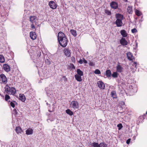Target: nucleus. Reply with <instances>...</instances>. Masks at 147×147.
<instances>
[{
    "label": "nucleus",
    "instance_id": "1",
    "mask_svg": "<svg viewBox=\"0 0 147 147\" xmlns=\"http://www.w3.org/2000/svg\"><path fill=\"white\" fill-rule=\"evenodd\" d=\"M58 40L60 45L63 47H66L67 44V39L65 34L61 32L58 34Z\"/></svg>",
    "mask_w": 147,
    "mask_h": 147
},
{
    "label": "nucleus",
    "instance_id": "2",
    "mask_svg": "<svg viewBox=\"0 0 147 147\" xmlns=\"http://www.w3.org/2000/svg\"><path fill=\"white\" fill-rule=\"evenodd\" d=\"M123 16L120 13L117 14L115 15V17L117 20L115 22L117 27H121L122 26L123 23L122 20H123Z\"/></svg>",
    "mask_w": 147,
    "mask_h": 147
},
{
    "label": "nucleus",
    "instance_id": "3",
    "mask_svg": "<svg viewBox=\"0 0 147 147\" xmlns=\"http://www.w3.org/2000/svg\"><path fill=\"white\" fill-rule=\"evenodd\" d=\"M5 88V92L8 94L15 95L16 93V89L14 87L10 88L9 86L6 85Z\"/></svg>",
    "mask_w": 147,
    "mask_h": 147
},
{
    "label": "nucleus",
    "instance_id": "4",
    "mask_svg": "<svg viewBox=\"0 0 147 147\" xmlns=\"http://www.w3.org/2000/svg\"><path fill=\"white\" fill-rule=\"evenodd\" d=\"M79 103L77 101L74 100L72 101L70 103V106L74 109H77L79 108Z\"/></svg>",
    "mask_w": 147,
    "mask_h": 147
},
{
    "label": "nucleus",
    "instance_id": "5",
    "mask_svg": "<svg viewBox=\"0 0 147 147\" xmlns=\"http://www.w3.org/2000/svg\"><path fill=\"white\" fill-rule=\"evenodd\" d=\"M30 21L32 23H35V24H38V19L36 16H31L29 18Z\"/></svg>",
    "mask_w": 147,
    "mask_h": 147
},
{
    "label": "nucleus",
    "instance_id": "6",
    "mask_svg": "<svg viewBox=\"0 0 147 147\" xmlns=\"http://www.w3.org/2000/svg\"><path fill=\"white\" fill-rule=\"evenodd\" d=\"M127 56L128 59L130 61H133L135 60V58L132 54L130 52H128L127 53Z\"/></svg>",
    "mask_w": 147,
    "mask_h": 147
},
{
    "label": "nucleus",
    "instance_id": "7",
    "mask_svg": "<svg viewBox=\"0 0 147 147\" xmlns=\"http://www.w3.org/2000/svg\"><path fill=\"white\" fill-rule=\"evenodd\" d=\"M0 80L2 81L3 83L6 84L7 82V79L5 75L1 74L0 76Z\"/></svg>",
    "mask_w": 147,
    "mask_h": 147
},
{
    "label": "nucleus",
    "instance_id": "8",
    "mask_svg": "<svg viewBox=\"0 0 147 147\" xmlns=\"http://www.w3.org/2000/svg\"><path fill=\"white\" fill-rule=\"evenodd\" d=\"M110 5L111 7L114 9H117L118 7V4L117 2L115 1H112L110 3Z\"/></svg>",
    "mask_w": 147,
    "mask_h": 147
},
{
    "label": "nucleus",
    "instance_id": "9",
    "mask_svg": "<svg viewBox=\"0 0 147 147\" xmlns=\"http://www.w3.org/2000/svg\"><path fill=\"white\" fill-rule=\"evenodd\" d=\"M49 5L50 8L55 9L57 7V5L55 2L53 1H51L49 3Z\"/></svg>",
    "mask_w": 147,
    "mask_h": 147
},
{
    "label": "nucleus",
    "instance_id": "10",
    "mask_svg": "<svg viewBox=\"0 0 147 147\" xmlns=\"http://www.w3.org/2000/svg\"><path fill=\"white\" fill-rule=\"evenodd\" d=\"M98 86L100 89H104L105 86L102 81H99L97 82Z\"/></svg>",
    "mask_w": 147,
    "mask_h": 147
},
{
    "label": "nucleus",
    "instance_id": "11",
    "mask_svg": "<svg viewBox=\"0 0 147 147\" xmlns=\"http://www.w3.org/2000/svg\"><path fill=\"white\" fill-rule=\"evenodd\" d=\"M3 68L4 70L7 72L10 71V67L8 64H5L3 65Z\"/></svg>",
    "mask_w": 147,
    "mask_h": 147
},
{
    "label": "nucleus",
    "instance_id": "12",
    "mask_svg": "<svg viewBox=\"0 0 147 147\" xmlns=\"http://www.w3.org/2000/svg\"><path fill=\"white\" fill-rule=\"evenodd\" d=\"M120 43L123 45H126L127 44V42L125 38H122L120 40Z\"/></svg>",
    "mask_w": 147,
    "mask_h": 147
},
{
    "label": "nucleus",
    "instance_id": "13",
    "mask_svg": "<svg viewBox=\"0 0 147 147\" xmlns=\"http://www.w3.org/2000/svg\"><path fill=\"white\" fill-rule=\"evenodd\" d=\"M30 36L31 38L33 40L35 39L36 38V35L35 33L33 32H30Z\"/></svg>",
    "mask_w": 147,
    "mask_h": 147
},
{
    "label": "nucleus",
    "instance_id": "14",
    "mask_svg": "<svg viewBox=\"0 0 147 147\" xmlns=\"http://www.w3.org/2000/svg\"><path fill=\"white\" fill-rule=\"evenodd\" d=\"M64 53L65 55L67 57H70L71 52L68 49L65 48L64 50Z\"/></svg>",
    "mask_w": 147,
    "mask_h": 147
},
{
    "label": "nucleus",
    "instance_id": "15",
    "mask_svg": "<svg viewBox=\"0 0 147 147\" xmlns=\"http://www.w3.org/2000/svg\"><path fill=\"white\" fill-rule=\"evenodd\" d=\"M26 134L27 135L32 134L33 132V130L30 128H29L26 131Z\"/></svg>",
    "mask_w": 147,
    "mask_h": 147
},
{
    "label": "nucleus",
    "instance_id": "16",
    "mask_svg": "<svg viewBox=\"0 0 147 147\" xmlns=\"http://www.w3.org/2000/svg\"><path fill=\"white\" fill-rule=\"evenodd\" d=\"M116 69L117 72L121 73L122 71L123 68L120 64H118L117 66Z\"/></svg>",
    "mask_w": 147,
    "mask_h": 147
},
{
    "label": "nucleus",
    "instance_id": "17",
    "mask_svg": "<svg viewBox=\"0 0 147 147\" xmlns=\"http://www.w3.org/2000/svg\"><path fill=\"white\" fill-rule=\"evenodd\" d=\"M120 33L122 36L123 37H126L127 36V34L126 31L124 30H121L120 31Z\"/></svg>",
    "mask_w": 147,
    "mask_h": 147
},
{
    "label": "nucleus",
    "instance_id": "18",
    "mask_svg": "<svg viewBox=\"0 0 147 147\" xmlns=\"http://www.w3.org/2000/svg\"><path fill=\"white\" fill-rule=\"evenodd\" d=\"M26 97L23 94H20L19 99L22 102H24L26 100Z\"/></svg>",
    "mask_w": 147,
    "mask_h": 147
},
{
    "label": "nucleus",
    "instance_id": "19",
    "mask_svg": "<svg viewBox=\"0 0 147 147\" xmlns=\"http://www.w3.org/2000/svg\"><path fill=\"white\" fill-rule=\"evenodd\" d=\"M111 95L112 97L114 98H117L116 92L115 91H113L111 92Z\"/></svg>",
    "mask_w": 147,
    "mask_h": 147
},
{
    "label": "nucleus",
    "instance_id": "20",
    "mask_svg": "<svg viewBox=\"0 0 147 147\" xmlns=\"http://www.w3.org/2000/svg\"><path fill=\"white\" fill-rule=\"evenodd\" d=\"M16 133L18 134H21L22 131V130L21 127H17L15 129Z\"/></svg>",
    "mask_w": 147,
    "mask_h": 147
},
{
    "label": "nucleus",
    "instance_id": "21",
    "mask_svg": "<svg viewBox=\"0 0 147 147\" xmlns=\"http://www.w3.org/2000/svg\"><path fill=\"white\" fill-rule=\"evenodd\" d=\"M81 76L76 74L75 75V77L76 80L78 82H81L82 80L81 77Z\"/></svg>",
    "mask_w": 147,
    "mask_h": 147
},
{
    "label": "nucleus",
    "instance_id": "22",
    "mask_svg": "<svg viewBox=\"0 0 147 147\" xmlns=\"http://www.w3.org/2000/svg\"><path fill=\"white\" fill-rule=\"evenodd\" d=\"M127 12L129 14H131L133 12L132 7L131 6H128L127 8Z\"/></svg>",
    "mask_w": 147,
    "mask_h": 147
},
{
    "label": "nucleus",
    "instance_id": "23",
    "mask_svg": "<svg viewBox=\"0 0 147 147\" xmlns=\"http://www.w3.org/2000/svg\"><path fill=\"white\" fill-rule=\"evenodd\" d=\"M106 74L107 77L108 78L110 77L111 76V73L110 69H108L106 71Z\"/></svg>",
    "mask_w": 147,
    "mask_h": 147
},
{
    "label": "nucleus",
    "instance_id": "24",
    "mask_svg": "<svg viewBox=\"0 0 147 147\" xmlns=\"http://www.w3.org/2000/svg\"><path fill=\"white\" fill-rule=\"evenodd\" d=\"M144 119V116H141L138 118L137 122L138 121L139 123H142Z\"/></svg>",
    "mask_w": 147,
    "mask_h": 147
},
{
    "label": "nucleus",
    "instance_id": "25",
    "mask_svg": "<svg viewBox=\"0 0 147 147\" xmlns=\"http://www.w3.org/2000/svg\"><path fill=\"white\" fill-rule=\"evenodd\" d=\"M66 113L69 115L70 116H71L73 115L74 113L72 111L70 110L69 109H67L66 110Z\"/></svg>",
    "mask_w": 147,
    "mask_h": 147
},
{
    "label": "nucleus",
    "instance_id": "26",
    "mask_svg": "<svg viewBox=\"0 0 147 147\" xmlns=\"http://www.w3.org/2000/svg\"><path fill=\"white\" fill-rule=\"evenodd\" d=\"M5 61V58L2 55H0V62L3 63Z\"/></svg>",
    "mask_w": 147,
    "mask_h": 147
},
{
    "label": "nucleus",
    "instance_id": "27",
    "mask_svg": "<svg viewBox=\"0 0 147 147\" xmlns=\"http://www.w3.org/2000/svg\"><path fill=\"white\" fill-rule=\"evenodd\" d=\"M70 32L74 36H76L77 35L76 32V30L72 29L70 31Z\"/></svg>",
    "mask_w": 147,
    "mask_h": 147
},
{
    "label": "nucleus",
    "instance_id": "28",
    "mask_svg": "<svg viewBox=\"0 0 147 147\" xmlns=\"http://www.w3.org/2000/svg\"><path fill=\"white\" fill-rule=\"evenodd\" d=\"M77 74H78V75H80V76H82L83 75V72L81 70L79 69H77Z\"/></svg>",
    "mask_w": 147,
    "mask_h": 147
},
{
    "label": "nucleus",
    "instance_id": "29",
    "mask_svg": "<svg viewBox=\"0 0 147 147\" xmlns=\"http://www.w3.org/2000/svg\"><path fill=\"white\" fill-rule=\"evenodd\" d=\"M100 145L98 143L93 142L92 143V146L94 147H100Z\"/></svg>",
    "mask_w": 147,
    "mask_h": 147
},
{
    "label": "nucleus",
    "instance_id": "30",
    "mask_svg": "<svg viewBox=\"0 0 147 147\" xmlns=\"http://www.w3.org/2000/svg\"><path fill=\"white\" fill-rule=\"evenodd\" d=\"M135 13L136 15L138 16H141L142 14L137 9L135 10Z\"/></svg>",
    "mask_w": 147,
    "mask_h": 147
},
{
    "label": "nucleus",
    "instance_id": "31",
    "mask_svg": "<svg viewBox=\"0 0 147 147\" xmlns=\"http://www.w3.org/2000/svg\"><path fill=\"white\" fill-rule=\"evenodd\" d=\"M10 99V97L9 95H8L7 94H6L5 95V101H8L9 102H10V100L8 101V100H9Z\"/></svg>",
    "mask_w": 147,
    "mask_h": 147
},
{
    "label": "nucleus",
    "instance_id": "32",
    "mask_svg": "<svg viewBox=\"0 0 147 147\" xmlns=\"http://www.w3.org/2000/svg\"><path fill=\"white\" fill-rule=\"evenodd\" d=\"M100 147H107V145L105 142H102L100 144Z\"/></svg>",
    "mask_w": 147,
    "mask_h": 147
},
{
    "label": "nucleus",
    "instance_id": "33",
    "mask_svg": "<svg viewBox=\"0 0 147 147\" xmlns=\"http://www.w3.org/2000/svg\"><path fill=\"white\" fill-rule=\"evenodd\" d=\"M94 73L96 74H100L101 72L98 69H96L94 71Z\"/></svg>",
    "mask_w": 147,
    "mask_h": 147
},
{
    "label": "nucleus",
    "instance_id": "34",
    "mask_svg": "<svg viewBox=\"0 0 147 147\" xmlns=\"http://www.w3.org/2000/svg\"><path fill=\"white\" fill-rule=\"evenodd\" d=\"M37 57H40L41 55V52L40 50H39L37 51Z\"/></svg>",
    "mask_w": 147,
    "mask_h": 147
},
{
    "label": "nucleus",
    "instance_id": "35",
    "mask_svg": "<svg viewBox=\"0 0 147 147\" xmlns=\"http://www.w3.org/2000/svg\"><path fill=\"white\" fill-rule=\"evenodd\" d=\"M111 75L113 78H117V72H114L112 74H111Z\"/></svg>",
    "mask_w": 147,
    "mask_h": 147
},
{
    "label": "nucleus",
    "instance_id": "36",
    "mask_svg": "<svg viewBox=\"0 0 147 147\" xmlns=\"http://www.w3.org/2000/svg\"><path fill=\"white\" fill-rule=\"evenodd\" d=\"M105 12L108 15H110L111 14V12L107 9H106L105 10Z\"/></svg>",
    "mask_w": 147,
    "mask_h": 147
},
{
    "label": "nucleus",
    "instance_id": "37",
    "mask_svg": "<svg viewBox=\"0 0 147 147\" xmlns=\"http://www.w3.org/2000/svg\"><path fill=\"white\" fill-rule=\"evenodd\" d=\"M117 126L119 130H120L123 127V126L121 123H119L117 125Z\"/></svg>",
    "mask_w": 147,
    "mask_h": 147
},
{
    "label": "nucleus",
    "instance_id": "38",
    "mask_svg": "<svg viewBox=\"0 0 147 147\" xmlns=\"http://www.w3.org/2000/svg\"><path fill=\"white\" fill-rule=\"evenodd\" d=\"M69 67H70V69H75V67L74 65L73 64H70V65Z\"/></svg>",
    "mask_w": 147,
    "mask_h": 147
},
{
    "label": "nucleus",
    "instance_id": "39",
    "mask_svg": "<svg viewBox=\"0 0 147 147\" xmlns=\"http://www.w3.org/2000/svg\"><path fill=\"white\" fill-rule=\"evenodd\" d=\"M37 24H35V23H32L31 25V28L33 29H34L35 28V26L37 25Z\"/></svg>",
    "mask_w": 147,
    "mask_h": 147
},
{
    "label": "nucleus",
    "instance_id": "40",
    "mask_svg": "<svg viewBox=\"0 0 147 147\" xmlns=\"http://www.w3.org/2000/svg\"><path fill=\"white\" fill-rule=\"evenodd\" d=\"M62 78H63L64 81L65 82H66L67 81V79L65 76H63Z\"/></svg>",
    "mask_w": 147,
    "mask_h": 147
},
{
    "label": "nucleus",
    "instance_id": "41",
    "mask_svg": "<svg viewBox=\"0 0 147 147\" xmlns=\"http://www.w3.org/2000/svg\"><path fill=\"white\" fill-rule=\"evenodd\" d=\"M131 31L132 33H134L137 32V30L136 29L134 28L131 30Z\"/></svg>",
    "mask_w": 147,
    "mask_h": 147
},
{
    "label": "nucleus",
    "instance_id": "42",
    "mask_svg": "<svg viewBox=\"0 0 147 147\" xmlns=\"http://www.w3.org/2000/svg\"><path fill=\"white\" fill-rule=\"evenodd\" d=\"M10 105L13 108H14L15 107V105L14 103L12 102H10Z\"/></svg>",
    "mask_w": 147,
    "mask_h": 147
},
{
    "label": "nucleus",
    "instance_id": "43",
    "mask_svg": "<svg viewBox=\"0 0 147 147\" xmlns=\"http://www.w3.org/2000/svg\"><path fill=\"white\" fill-rule=\"evenodd\" d=\"M13 112L14 114L15 115H17L18 114V113L17 112V110L15 109L13 110Z\"/></svg>",
    "mask_w": 147,
    "mask_h": 147
},
{
    "label": "nucleus",
    "instance_id": "44",
    "mask_svg": "<svg viewBox=\"0 0 147 147\" xmlns=\"http://www.w3.org/2000/svg\"><path fill=\"white\" fill-rule=\"evenodd\" d=\"M71 60L72 62L74 63H75V57H71Z\"/></svg>",
    "mask_w": 147,
    "mask_h": 147
},
{
    "label": "nucleus",
    "instance_id": "45",
    "mask_svg": "<svg viewBox=\"0 0 147 147\" xmlns=\"http://www.w3.org/2000/svg\"><path fill=\"white\" fill-rule=\"evenodd\" d=\"M89 65L90 66H94L95 65V63L92 62H90L89 63Z\"/></svg>",
    "mask_w": 147,
    "mask_h": 147
},
{
    "label": "nucleus",
    "instance_id": "46",
    "mask_svg": "<svg viewBox=\"0 0 147 147\" xmlns=\"http://www.w3.org/2000/svg\"><path fill=\"white\" fill-rule=\"evenodd\" d=\"M137 63L136 62H134L133 63V65L134 66V67L136 68Z\"/></svg>",
    "mask_w": 147,
    "mask_h": 147
},
{
    "label": "nucleus",
    "instance_id": "47",
    "mask_svg": "<svg viewBox=\"0 0 147 147\" xmlns=\"http://www.w3.org/2000/svg\"><path fill=\"white\" fill-rule=\"evenodd\" d=\"M131 140V139L130 138H129L127 139L126 141V143L128 144H129Z\"/></svg>",
    "mask_w": 147,
    "mask_h": 147
},
{
    "label": "nucleus",
    "instance_id": "48",
    "mask_svg": "<svg viewBox=\"0 0 147 147\" xmlns=\"http://www.w3.org/2000/svg\"><path fill=\"white\" fill-rule=\"evenodd\" d=\"M78 62L80 64H82L83 63V61L82 59H80Z\"/></svg>",
    "mask_w": 147,
    "mask_h": 147
},
{
    "label": "nucleus",
    "instance_id": "49",
    "mask_svg": "<svg viewBox=\"0 0 147 147\" xmlns=\"http://www.w3.org/2000/svg\"><path fill=\"white\" fill-rule=\"evenodd\" d=\"M82 59L83 60V62L85 63H87V61L85 60L84 58H82Z\"/></svg>",
    "mask_w": 147,
    "mask_h": 147
},
{
    "label": "nucleus",
    "instance_id": "50",
    "mask_svg": "<svg viewBox=\"0 0 147 147\" xmlns=\"http://www.w3.org/2000/svg\"><path fill=\"white\" fill-rule=\"evenodd\" d=\"M45 61L48 64H50V62L48 59H47V61Z\"/></svg>",
    "mask_w": 147,
    "mask_h": 147
},
{
    "label": "nucleus",
    "instance_id": "51",
    "mask_svg": "<svg viewBox=\"0 0 147 147\" xmlns=\"http://www.w3.org/2000/svg\"><path fill=\"white\" fill-rule=\"evenodd\" d=\"M122 0L125 2H127V0Z\"/></svg>",
    "mask_w": 147,
    "mask_h": 147
},
{
    "label": "nucleus",
    "instance_id": "52",
    "mask_svg": "<svg viewBox=\"0 0 147 147\" xmlns=\"http://www.w3.org/2000/svg\"><path fill=\"white\" fill-rule=\"evenodd\" d=\"M0 94V95H1L2 96V97H4V96H3V95H1V94Z\"/></svg>",
    "mask_w": 147,
    "mask_h": 147
},
{
    "label": "nucleus",
    "instance_id": "53",
    "mask_svg": "<svg viewBox=\"0 0 147 147\" xmlns=\"http://www.w3.org/2000/svg\"><path fill=\"white\" fill-rule=\"evenodd\" d=\"M146 113L147 115V111H146Z\"/></svg>",
    "mask_w": 147,
    "mask_h": 147
}]
</instances>
